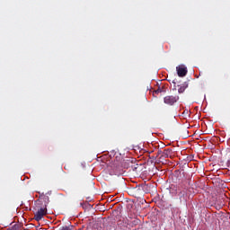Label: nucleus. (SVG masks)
Instances as JSON below:
<instances>
[{
    "instance_id": "nucleus-11",
    "label": "nucleus",
    "mask_w": 230,
    "mask_h": 230,
    "mask_svg": "<svg viewBox=\"0 0 230 230\" xmlns=\"http://www.w3.org/2000/svg\"><path fill=\"white\" fill-rule=\"evenodd\" d=\"M155 94H159V93H161V90L160 89H157L155 91Z\"/></svg>"
},
{
    "instance_id": "nucleus-10",
    "label": "nucleus",
    "mask_w": 230,
    "mask_h": 230,
    "mask_svg": "<svg viewBox=\"0 0 230 230\" xmlns=\"http://www.w3.org/2000/svg\"><path fill=\"white\" fill-rule=\"evenodd\" d=\"M59 230H71V227H69V226H63Z\"/></svg>"
},
{
    "instance_id": "nucleus-5",
    "label": "nucleus",
    "mask_w": 230,
    "mask_h": 230,
    "mask_svg": "<svg viewBox=\"0 0 230 230\" xmlns=\"http://www.w3.org/2000/svg\"><path fill=\"white\" fill-rule=\"evenodd\" d=\"M133 164H134V159L133 158H131V159L128 158L126 160H123L121 164L127 170H128V169L130 170L132 168Z\"/></svg>"
},
{
    "instance_id": "nucleus-14",
    "label": "nucleus",
    "mask_w": 230,
    "mask_h": 230,
    "mask_svg": "<svg viewBox=\"0 0 230 230\" xmlns=\"http://www.w3.org/2000/svg\"><path fill=\"white\" fill-rule=\"evenodd\" d=\"M181 195H184V193L181 192Z\"/></svg>"
},
{
    "instance_id": "nucleus-9",
    "label": "nucleus",
    "mask_w": 230,
    "mask_h": 230,
    "mask_svg": "<svg viewBox=\"0 0 230 230\" xmlns=\"http://www.w3.org/2000/svg\"><path fill=\"white\" fill-rule=\"evenodd\" d=\"M12 227H13V230H21V225L20 224H15Z\"/></svg>"
},
{
    "instance_id": "nucleus-12",
    "label": "nucleus",
    "mask_w": 230,
    "mask_h": 230,
    "mask_svg": "<svg viewBox=\"0 0 230 230\" xmlns=\"http://www.w3.org/2000/svg\"><path fill=\"white\" fill-rule=\"evenodd\" d=\"M133 224H135V225H136V224H139V220H137H137H134V221H133Z\"/></svg>"
},
{
    "instance_id": "nucleus-1",
    "label": "nucleus",
    "mask_w": 230,
    "mask_h": 230,
    "mask_svg": "<svg viewBox=\"0 0 230 230\" xmlns=\"http://www.w3.org/2000/svg\"><path fill=\"white\" fill-rule=\"evenodd\" d=\"M36 208L38 210L34 213V220H36V222H40V220H42V218L48 215V205L40 207V201L37 200Z\"/></svg>"
},
{
    "instance_id": "nucleus-13",
    "label": "nucleus",
    "mask_w": 230,
    "mask_h": 230,
    "mask_svg": "<svg viewBox=\"0 0 230 230\" xmlns=\"http://www.w3.org/2000/svg\"><path fill=\"white\" fill-rule=\"evenodd\" d=\"M227 166L230 167V159L226 163Z\"/></svg>"
},
{
    "instance_id": "nucleus-4",
    "label": "nucleus",
    "mask_w": 230,
    "mask_h": 230,
    "mask_svg": "<svg viewBox=\"0 0 230 230\" xmlns=\"http://www.w3.org/2000/svg\"><path fill=\"white\" fill-rule=\"evenodd\" d=\"M177 75L180 77H184L188 75V68L184 66H179L176 67Z\"/></svg>"
},
{
    "instance_id": "nucleus-6",
    "label": "nucleus",
    "mask_w": 230,
    "mask_h": 230,
    "mask_svg": "<svg viewBox=\"0 0 230 230\" xmlns=\"http://www.w3.org/2000/svg\"><path fill=\"white\" fill-rule=\"evenodd\" d=\"M172 154L173 151L172 149H164V152L162 153V157H164V159H168V157L172 158Z\"/></svg>"
},
{
    "instance_id": "nucleus-8",
    "label": "nucleus",
    "mask_w": 230,
    "mask_h": 230,
    "mask_svg": "<svg viewBox=\"0 0 230 230\" xmlns=\"http://www.w3.org/2000/svg\"><path fill=\"white\" fill-rule=\"evenodd\" d=\"M138 168H139V165L137 164H136L135 162H133V164H132L129 172H137Z\"/></svg>"
},
{
    "instance_id": "nucleus-15",
    "label": "nucleus",
    "mask_w": 230,
    "mask_h": 230,
    "mask_svg": "<svg viewBox=\"0 0 230 230\" xmlns=\"http://www.w3.org/2000/svg\"><path fill=\"white\" fill-rule=\"evenodd\" d=\"M172 84H175V81H173Z\"/></svg>"
},
{
    "instance_id": "nucleus-7",
    "label": "nucleus",
    "mask_w": 230,
    "mask_h": 230,
    "mask_svg": "<svg viewBox=\"0 0 230 230\" xmlns=\"http://www.w3.org/2000/svg\"><path fill=\"white\" fill-rule=\"evenodd\" d=\"M186 89H188V84L184 83L178 89L179 94H182V93H184V91H186Z\"/></svg>"
},
{
    "instance_id": "nucleus-3",
    "label": "nucleus",
    "mask_w": 230,
    "mask_h": 230,
    "mask_svg": "<svg viewBox=\"0 0 230 230\" xmlns=\"http://www.w3.org/2000/svg\"><path fill=\"white\" fill-rule=\"evenodd\" d=\"M133 195L135 199H141L145 196V187L139 185L133 189Z\"/></svg>"
},
{
    "instance_id": "nucleus-2",
    "label": "nucleus",
    "mask_w": 230,
    "mask_h": 230,
    "mask_svg": "<svg viewBox=\"0 0 230 230\" xmlns=\"http://www.w3.org/2000/svg\"><path fill=\"white\" fill-rule=\"evenodd\" d=\"M180 97L179 95H167L164 98V103H165V105H169V106H173V104L177 103V102H179Z\"/></svg>"
}]
</instances>
